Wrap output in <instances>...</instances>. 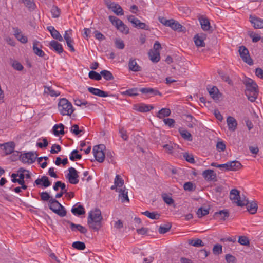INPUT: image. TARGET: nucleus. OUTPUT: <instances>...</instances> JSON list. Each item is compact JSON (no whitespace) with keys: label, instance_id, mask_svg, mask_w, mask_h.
Returning a JSON list of instances; mask_svg holds the SVG:
<instances>
[{"label":"nucleus","instance_id":"f257e3e1","mask_svg":"<svg viewBox=\"0 0 263 263\" xmlns=\"http://www.w3.org/2000/svg\"><path fill=\"white\" fill-rule=\"evenodd\" d=\"M242 82L246 86L245 95L248 100L252 102H254L258 95L257 84L254 80L248 78H245Z\"/></svg>","mask_w":263,"mask_h":263},{"label":"nucleus","instance_id":"f03ea898","mask_svg":"<svg viewBox=\"0 0 263 263\" xmlns=\"http://www.w3.org/2000/svg\"><path fill=\"white\" fill-rule=\"evenodd\" d=\"M103 218L101 212L99 209H95L89 212L87 218V223L95 231H98L102 227L101 221Z\"/></svg>","mask_w":263,"mask_h":263},{"label":"nucleus","instance_id":"7ed1b4c3","mask_svg":"<svg viewBox=\"0 0 263 263\" xmlns=\"http://www.w3.org/2000/svg\"><path fill=\"white\" fill-rule=\"evenodd\" d=\"M58 109L63 116H70L74 110L71 102L65 98L60 100L58 103Z\"/></svg>","mask_w":263,"mask_h":263},{"label":"nucleus","instance_id":"20e7f679","mask_svg":"<svg viewBox=\"0 0 263 263\" xmlns=\"http://www.w3.org/2000/svg\"><path fill=\"white\" fill-rule=\"evenodd\" d=\"M48 206L50 210L61 217H64L66 215V211L65 208L54 198H51L48 202Z\"/></svg>","mask_w":263,"mask_h":263},{"label":"nucleus","instance_id":"39448f33","mask_svg":"<svg viewBox=\"0 0 263 263\" xmlns=\"http://www.w3.org/2000/svg\"><path fill=\"white\" fill-rule=\"evenodd\" d=\"M236 203L239 206H247V210L251 214H254L256 213L257 210V204L255 201H252L249 202L248 199H246L244 197L243 200H238L236 201Z\"/></svg>","mask_w":263,"mask_h":263},{"label":"nucleus","instance_id":"423d86ee","mask_svg":"<svg viewBox=\"0 0 263 263\" xmlns=\"http://www.w3.org/2000/svg\"><path fill=\"white\" fill-rule=\"evenodd\" d=\"M109 20L112 25L115 26L117 29L119 30L121 32L125 34H127L129 33L128 28L121 20L114 16H109Z\"/></svg>","mask_w":263,"mask_h":263},{"label":"nucleus","instance_id":"0eeeda50","mask_svg":"<svg viewBox=\"0 0 263 263\" xmlns=\"http://www.w3.org/2000/svg\"><path fill=\"white\" fill-rule=\"evenodd\" d=\"M105 148V146L103 144L96 145L93 148V152L96 160L102 163L104 161L105 158V154L103 150Z\"/></svg>","mask_w":263,"mask_h":263},{"label":"nucleus","instance_id":"6e6552de","mask_svg":"<svg viewBox=\"0 0 263 263\" xmlns=\"http://www.w3.org/2000/svg\"><path fill=\"white\" fill-rule=\"evenodd\" d=\"M37 155L33 152H29L28 153L21 154L20 159L21 161L25 163L32 164L35 162Z\"/></svg>","mask_w":263,"mask_h":263},{"label":"nucleus","instance_id":"1a4fd4ad","mask_svg":"<svg viewBox=\"0 0 263 263\" xmlns=\"http://www.w3.org/2000/svg\"><path fill=\"white\" fill-rule=\"evenodd\" d=\"M69 173L66 175L70 183L76 184L79 183V177L78 171L73 167H70L68 168Z\"/></svg>","mask_w":263,"mask_h":263},{"label":"nucleus","instance_id":"9d476101","mask_svg":"<svg viewBox=\"0 0 263 263\" xmlns=\"http://www.w3.org/2000/svg\"><path fill=\"white\" fill-rule=\"evenodd\" d=\"M239 52L240 57L245 62L249 65L253 64V60L250 57L249 51L246 47L243 46L239 47Z\"/></svg>","mask_w":263,"mask_h":263},{"label":"nucleus","instance_id":"9b49d317","mask_svg":"<svg viewBox=\"0 0 263 263\" xmlns=\"http://www.w3.org/2000/svg\"><path fill=\"white\" fill-rule=\"evenodd\" d=\"M202 176L208 181H216L217 176L215 172L212 170H206L202 173Z\"/></svg>","mask_w":263,"mask_h":263},{"label":"nucleus","instance_id":"f8f14e48","mask_svg":"<svg viewBox=\"0 0 263 263\" xmlns=\"http://www.w3.org/2000/svg\"><path fill=\"white\" fill-rule=\"evenodd\" d=\"M65 222L70 224V228L72 231L77 230L82 234H85L87 232V229L80 224H74L69 220H64L63 223L65 224Z\"/></svg>","mask_w":263,"mask_h":263},{"label":"nucleus","instance_id":"ddd939ff","mask_svg":"<svg viewBox=\"0 0 263 263\" xmlns=\"http://www.w3.org/2000/svg\"><path fill=\"white\" fill-rule=\"evenodd\" d=\"M249 18L255 29L263 28V19L253 15H250Z\"/></svg>","mask_w":263,"mask_h":263},{"label":"nucleus","instance_id":"4468645a","mask_svg":"<svg viewBox=\"0 0 263 263\" xmlns=\"http://www.w3.org/2000/svg\"><path fill=\"white\" fill-rule=\"evenodd\" d=\"M49 47L51 50L59 54H61L63 52L62 45L55 40H52L50 42Z\"/></svg>","mask_w":263,"mask_h":263},{"label":"nucleus","instance_id":"2eb2a0df","mask_svg":"<svg viewBox=\"0 0 263 263\" xmlns=\"http://www.w3.org/2000/svg\"><path fill=\"white\" fill-rule=\"evenodd\" d=\"M171 21L170 24H168V27H170L173 30L179 32L183 31L185 30V27L178 21L173 19H171Z\"/></svg>","mask_w":263,"mask_h":263},{"label":"nucleus","instance_id":"dca6fc26","mask_svg":"<svg viewBox=\"0 0 263 263\" xmlns=\"http://www.w3.org/2000/svg\"><path fill=\"white\" fill-rule=\"evenodd\" d=\"M47 30L50 32L52 37L59 41L62 42L63 41V37L61 35L58 31H57L54 27L52 26H48Z\"/></svg>","mask_w":263,"mask_h":263},{"label":"nucleus","instance_id":"f3484780","mask_svg":"<svg viewBox=\"0 0 263 263\" xmlns=\"http://www.w3.org/2000/svg\"><path fill=\"white\" fill-rule=\"evenodd\" d=\"M1 146L3 147L6 155L11 154L15 148V144L13 142H7L1 144Z\"/></svg>","mask_w":263,"mask_h":263},{"label":"nucleus","instance_id":"a211bd4d","mask_svg":"<svg viewBox=\"0 0 263 263\" xmlns=\"http://www.w3.org/2000/svg\"><path fill=\"white\" fill-rule=\"evenodd\" d=\"M88 90L91 93L100 97H106L108 96V94L107 92L98 88L90 87L88 88Z\"/></svg>","mask_w":263,"mask_h":263},{"label":"nucleus","instance_id":"6ab92c4d","mask_svg":"<svg viewBox=\"0 0 263 263\" xmlns=\"http://www.w3.org/2000/svg\"><path fill=\"white\" fill-rule=\"evenodd\" d=\"M129 69L132 71L138 72L142 70L141 67L138 65L135 59H130L128 63Z\"/></svg>","mask_w":263,"mask_h":263},{"label":"nucleus","instance_id":"aec40b11","mask_svg":"<svg viewBox=\"0 0 263 263\" xmlns=\"http://www.w3.org/2000/svg\"><path fill=\"white\" fill-rule=\"evenodd\" d=\"M13 29L14 36L20 42L25 44L28 42L27 37L24 35L18 28H13Z\"/></svg>","mask_w":263,"mask_h":263},{"label":"nucleus","instance_id":"412c9836","mask_svg":"<svg viewBox=\"0 0 263 263\" xmlns=\"http://www.w3.org/2000/svg\"><path fill=\"white\" fill-rule=\"evenodd\" d=\"M134 109L141 112H145L154 109V107L152 105L141 103L135 105Z\"/></svg>","mask_w":263,"mask_h":263},{"label":"nucleus","instance_id":"4be33fe9","mask_svg":"<svg viewBox=\"0 0 263 263\" xmlns=\"http://www.w3.org/2000/svg\"><path fill=\"white\" fill-rule=\"evenodd\" d=\"M38 44L39 42L37 41L33 42L32 47L33 52L39 57L44 58L45 59H48V57H45L46 54L44 52L37 47Z\"/></svg>","mask_w":263,"mask_h":263},{"label":"nucleus","instance_id":"5701e85b","mask_svg":"<svg viewBox=\"0 0 263 263\" xmlns=\"http://www.w3.org/2000/svg\"><path fill=\"white\" fill-rule=\"evenodd\" d=\"M36 185L42 184L44 187H47L51 184V182L49 181L47 176H43L41 178H38L35 181Z\"/></svg>","mask_w":263,"mask_h":263},{"label":"nucleus","instance_id":"b1692460","mask_svg":"<svg viewBox=\"0 0 263 263\" xmlns=\"http://www.w3.org/2000/svg\"><path fill=\"white\" fill-rule=\"evenodd\" d=\"M227 122L230 130H235L237 126V123L236 120L234 117L229 116L227 119Z\"/></svg>","mask_w":263,"mask_h":263},{"label":"nucleus","instance_id":"393cba45","mask_svg":"<svg viewBox=\"0 0 263 263\" xmlns=\"http://www.w3.org/2000/svg\"><path fill=\"white\" fill-rule=\"evenodd\" d=\"M230 198L231 200H234L236 203L238 200H243L244 197H241L240 192L237 189H232L230 193Z\"/></svg>","mask_w":263,"mask_h":263},{"label":"nucleus","instance_id":"a878e982","mask_svg":"<svg viewBox=\"0 0 263 263\" xmlns=\"http://www.w3.org/2000/svg\"><path fill=\"white\" fill-rule=\"evenodd\" d=\"M148 56L150 60L154 63H157L160 61V55L159 51L150 50L148 52Z\"/></svg>","mask_w":263,"mask_h":263},{"label":"nucleus","instance_id":"bb28decb","mask_svg":"<svg viewBox=\"0 0 263 263\" xmlns=\"http://www.w3.org/2000/svg\"><path fill=\"white\" fill-rule=\"evenodd\" d=\"M210 96L215 100H217L220 98V94L218 89L215 86L208 88Z\"/></svg>","mask_w":263,"mask_h":263},{"label":"nucleus","instance_id":"cd10ccee","mask_svg":"<svg viewBox=\"0 0 263 263\" xmlns=\"http://www.w3.org/2000/svg\"><path fill=\"white\" fill-rule=\"evenodd\" d=\"M241 167L242 165L238 161L229 162V171H236L240 170Z\"/></svg>","mask_w":263,"mask_h":263},{"label":"nucleus","instance_id":"c85d7f7f","mask_svg":"<svg viewBox=\"0 0 263 263\" xmlns=\"http://www.w3.org/2000/svg\"><path fill=\"white\" fill-rule=\"evenodd\" d=\"M199 22L201 26V28L204 31L210 30L211 26L210 22L208 18L201 17L199 18Z\"/></svg>","mask_w":263,"mask_h":263},{"label":"nucleus","instance_id":"c756f323","mask_svg":"<svg viewBox=\"0 0 263 263\" xmlns=\"http://www.w3.org/2000/svg\"><path fill=\"white\" fill-rule=\"evenodd\" d=\"M229 216V213L228 210H223L216 212L214 214V216L216 218H219L221 220H225L227 217Z\"/></svg>","mask_w":263,"mask_h":263},{"label":"nucleus","instance_id":"7c9ffc66","mask_svg":"<svg viewBox=\"0 0 263 263\" xmlns=\"http://www.w3.org/2000/svg\"><path fill=\"white\" fill-rule=\"evenodd\" d=\"M64 125L63 124H55L53 127V133L55 136L64 134Z\"/></svg>","mask_w":263,"mask_h":263},{"label":"nucleus","instance_id":"2f4dec72","mask_svg":"<svg viewBox=\"0 0 263 263\" xmlns=\"http://www.w3.org/2000/svg\"><path fill=\"white\" fill-rule=\"evenodd\" d=\"M71 212L74 215H81L85 213L84 207L81 205H79L78 206L74 205L71 209Z\"/></svg>","mask_w":263,"mask_h":263},{"label":"nucleus","instance_id":"473e14b6","mask_svg":"<svg viewBox=\"0 0 263 263\" xmlns=\"http://www.w3.org/2000/svg\"><path fill=\"white\" fill-rule=\"evenodd\" d=\"M171 112V110L169 108H163L158 112L157 116L160 119H162L169 116Z\"/></svg>","mask_w":263,"mask_h":263},{"label":"nucleus","instance_id":"72a5a7b5","mask_svg":"<svg viewBox=\"0 0 263 263\" xmlns=\"http://www.w3.org/2000/svg\"><path fill=\"white\" fill-rule=\"evenodd\" d=\"M142 214L152 219H159L160 216V214L156 212H150L148 211L143 212Z\"/></svg>","mask_w":263,"mask_h":263},{"label":"nucleus","instance_id":"f704fd0d","mask_svg":"<svg viewBox=\"0 0 263 263\" xmlns=\"http://www.w3.org/2000/svg\"><path fill=\"white\" fill-rule=\"evenodd\" d=\"M194 42L195 45L198 47H204L205 43L204 42V37L203 36L196 35L194 36Z\"/></svg>","mask_w":263,"mask_h":263},{"label":"nucleus","instance_id":"c9c22d12","mask_svg":"<svg viewBox=\"0 0 263 263\" xmlns=\"http://www.w3.org/2000/svg\"><path fill=\"white\" fill-rule=\"evenodd\" d=\"M188 243L189 245L196 247H203L204 246L202 240L198 238L196 239H189L188 240Z\"/></svg>","mask_w":263,"mask_h":263},{"label":"nucleus","instance_id":"e433bc0d","mask_svg":"<svg viewBox=\"0 0 263 263\" xmlns=\"http://www.w3.org/2000/svg\"><path fill=\"white\" fill-rule=\"evenodd\" d=\"M179 133L183 139L189 141H191L192 140V135L187 130L183 129H179Z\"/></svg>","mask_w":263,"mask_h":263},{"label":"nucleus","instance_id":"4c0bfd02","mask_svg":"<svg viewBox=\"0 0 263 263\" xmlns=\"http://www.w3.org/2000/svg\"><path fill=\"white\" fill-rule=\"evenodd\" d=\"M100 73L101 77L102 76L107 81L112 80L114 79L112 74L109 71L103 70L100 72Z\"/></svg>","mask_w":263,"mask_h":263},{"label":"nucleus","instance_id":"58836bf2","mask_svg":"<svg viewBox=\"0 0 263 263\" xmlns=\"http://www.w3.org/2000/svg\"><path fill=\"white\" fill-rule=\"evenodd\" d=\"M172 227L170 223H167L163 226H160L158 229V232L160 234H165L168 232Z\"/></svg>","mask_w":263,"mask_h":263},{"label":"nucleus","instance_id":"ea45409f","mask_svg":"<svg viewBox=\"0 0 263 263\" xmlns=\"http://www.w3.org/2000/svg\"><path fill=\"white\" fill-rule=\"evenodd\" d=\"M74 104L78 106H84L85 107L89 106L91 105L90 103H89L87 101L80 100L79 99H74Z\"/></svg>","mask_w":263,"mask_h":263},{"label":"nucleus","instance_id":"a19ab883","mask_svg":"<svg viewBox=\"0 0 263 263\" xmlns=\"http://www.w3.org/2000/svg\"><path fill=\"white\" fill-rule=\"evenodd\" d=\"M44 92L51 97H57L60 95V92L55 91L50 87L47 86L45 87Z\"/></svg>","mask_w":263,"mask_h":263},{"label":"nucleus","instance_id":"79ce46f5","mask_svg":"<svg viewBox=\"0 0 263 263\" xmlns=\"http://www.w3.org/2000/svg\"><path fill=\"white\" fill-rule=\"evenodd\" d=\"M119 197L122 201V202H124L125 201H129V198L127 195V191L125 190L121 189L119 191Z\"/></svg>","mask_w":263,"mask_h":263},{"label":"nucleus","instance_id":"37998d69","mask_svg":"<svg viewBox=\"0 0 263 263\" xmlns=\"http://www.w3.org/2000/svg\"><path fill=\"white\" fill-rule=\"evenodd\" d=\"M89 78L92 80H100L102 79L101 73H99L95 71L91 70L88 73Z\"/></svg>","mask_w":263,"mask_h":263},{"label":"nucleus","instance_id":"c03bdc74","mask_svg":"<svg viewBox=\"0 0 263 263\" xmlns=\"http://www.w3.org/2000/svg\"><path fill=\"white\" fill-rule=\"evenodd\" d=\"M111 10L117 15H122L124 14L122 7L118 4H116L114 5Z\"/></svg>","mask_w":263,"mask_h":263},{"label":"nucleus","instance_id":"a18cd8bd","mask_svg":"<svg viewBox=\"0 0 263 263\" xmlns=\"http://www.w3.org/2000/svg\"><path fill=\"white\" fill-rule=\"evenodd\" d=\"M60 10L56 6H53L51 9V13L52 16L53 18H58L60 15Z\"/></svg>","mask_w":263,"mask_h":263},{"label":"nucleus","instance_id":"49530a36","mask_svg":"<svg viewBox=\"0 0 263 263\" xmlns=\"http://www.w3.org/2000/svg\"><path fill=\"white\" fill-rule=\"evenodd\" d=\"M209 213V209L201 207L198 209L196 213L199 218H201L202 217L208 215Z\"/></svg>","mask_w":263,"mask_h":263},{"label":"nucleus","instance_id":"de8ad7c7","mask_svg":"<svg viewBox=\"0 0 263 263\" xmlns=\"http://www.w3.org/2000/svg\"><path fill=\"white\" fill-rule=\"evenodd\" d=\"M72 246L74 248L79 250H83L86 248L85 243L81 241L74 242Z\"/></svg>","mask_w":263,"mask_h":263},{"label":"nucleus","instance_id":"09e8293b","mask_svg":"<svg viewBox=\"0 0 263 263\" xmlns=\"http://www.w3.org/2000/svg\"><path fill=\"white\" fill-rule=\"evenodd\" d=\"M124 95H128L129 96H135L138 95V88H134L126 90L123 93Z\"/></svg>","mask_w":263,"mask_h":263},{"label":"nucleus","instance_id":"8fccbe9b","mask_svg":"<svg viewBox=\"0 0 263 263\" xmlns=\"http://www.w3.org/2000/svg\"><path fill=\"white\" fill-rule=\"evenodd\" d=\"M222 252V247L221 245L216 244L214 246L213 248V253L215 255H219Z\"/></svg>","mask_w":263,"mask_h":263},{"label":"nucleus","instance_id":"3c124183","mask_svg":"<svg viewBox=\"0 0 263 263\" xmlns=\"http://www.w3.org/2000/svg\"><path fill=\"white\" fill-rule=\"evenodd\" d=\"M219 74L224 82L228 83L230 85H233L232 80L230 79L229 76L227 74L223 72H219Z\"/></svg>","mask_w":263,"mask_h":263},{"label":"nucleus","instance_id":"603ef678","mask_svg":"<svg viewBox=\"0 0 263 263\" xmlns=\"http://www.w3.org/2000/svg\"><path fill=\"white\" fill-rule=\"evenodd\" d=\"M196 186L191 182H185L183 185L184 190L188 191L195 190Z\"/></svg>","mask_w":263,"mask_h":263},{"label":"nucleus","instance_id":"864d4df0","mask_svg":"<svg viewBox=\"0 0 263 263\" xmlns=\"http://www.w3.org/2000/svg\"><path fill=\"white\" fill-rule=\"evenodd\" d=\"M211 165L212 166L220 168H223L225 171H229V162L222 164H219L217 163L213 162L211 163Z\"/></svg>","mask_w":263,"mask_h":263},{"label":"nucleus","instance_id":"5fc2aeb1","mask_svg":"<svg viewBox=\"0 0 263 263\" xmlns=\"http://www.w3.org/2000/svg\"><path fill=\"white\" fill-rule=\"evenodd\" d=\"M114 184L118 187H121L124 184V180L119 175H117L115 178Z\"/></svg>","mask_w":263,"mask_h":263},{"label":"nucleus","instance_id":"6e6d98bb","mask_svg":"<svg viewBox=\"0 0 263 263\" xmlns=\"http://www.w3.org/2000/svg\"><path fill=\"white\" fill-rule=\"evenodd\" d=\"M128 20L131 22L135 27H137L140 23V21L138 20L137 18L135 17V16L130 15L127 17Z\"/></svg>","mask_w":263,"mask_h":263},{"label":"nucleus","instance_id":"4d7b16f0","mask_svg":"<svg viewBox=\"0 0 263 263\" xmlns=\"http://www.w3.org/2000/svg\"><path fill=\"white\" fill-rule=\"evenodd\" d=\"M115 43L117 48L119 49L124 48L125 45L124 42L121 39H116Z\"/></svg>","mask_w":263,"mask_h":263},{"label":"nucleus","instance_id":"13d9d810","mask_svg":"<svg viewBox=\"0 0 263 263\" xmlns=\"http://www.w3.org/2000/svg\"><path fill=\"white\" fill-rule=\"evenodd\" d=\"M249 35L250 36V37L251 38H252V41L254 43L257 42L261 39V37H260V36L259 34H256V33H254L253 32H249Z\"/></svg>","mask_w":263,"mask_h":263},{"label":"nucleus","instance_id":"bf43d9fd","mask_svg":"<svg viewBox=\"0 0 263 263\" xmlns=\"http://www.w3.org/2000/svg\"><path fill=\"white\" fill-rule=\"evenodd\" d=\"M183 157L185 159L186 161L191 163H194L195 162L194 157L192 154L185 153L183 154Z\"/></svg>","mask_w":263,"mask_h":263},{"label":"nucleus","instance_id":"052dcab7","mask_svg":"<svg viewBox=\"0 0 263 263\" xmlns=\"http://www.w3.org/2000/svg\"><path fill=\"white\" fill-rule=\"evenodd\" d=\"M40 196L42 200L44 201H48V202H49V200L51 199V198H52L46 192H42L41 193Z\"/></svg>","mask_w":263,"mask_h":263},{"label":"nucleus","instance_id":"680f3d73","mask_svg":"<svg viewBox=\"0 0 263 263\" xmlns=\"http://www.w3.org/2000/svg\"><path fill=\"white\" fill-rule=\"evenodd\" d=\"M238 241L242 245L247 246L249 245V240L246 236H240Z\"/></svg>","mask_w":263,"mask_h":263},{"label":"nucleus","instance_id":"e2e57ef3","mask_svg":"<svg viewBox=\"0 0 263 263\" xmlns=\"http://www.w3.org/2000/svg\"><path fill=\"white\" fill-rule=\"evenodd\" d=\"M216 148L219 152H223L226 149V144L223 141H218L216 144Z\"/></svg>","mask_w":263,"mask_h":263},{"label":"nucleus","instance_id":"0e129e2a","mask_svg":"<svg viewBox=\"0 0 263 263\" xmlns=\"http://www.w3.org/2000/svg\"><path fill=\"white\" fill-rule=\"evenodd\" d=\"M12 67L15 70H17L18 71H21L23 69V65L18 62L16 61H14L12 64Z\"/></svg>","mask_w":263,"mask_h":263},{"label":"nucleus","instance_id":"69168bd1","mask_svg":"<svg viewBox=\"0 0 263 263\" xmlns=\"http://www.w3.org/2000/svg\"><path fill=\"white\" fill-rule=\"evenodd\" d=\"M25 5L30 10H33L35 9V4L32 0H27L24 2Z\"/></svg>","mask_w":263,"mask_h":263},{"label":"nucleus","instance_id":"338daca9","mask_svg":"<svg viewBox=\"0 0 263 263\" xmlns=\"http://www.w3.org/2000/svg\"><path fill=\"white\" fill-rule=\"evenodd\" d=\"M225 259L228 263H235L236 261L235 257L230 254L226 255Z\"/></svg>","mask_w":263,"mask_h":263},{"label":"nucleus","instance_id":"774afa93","mask_svg":"<svg viewBox=\"0 0 263 263\" xmlns=\"http://www.w3.org/2000/svg\"><path fill=\"white\" fill-rule=\"evenodd\" d=\"M70 131L76 135H78L82 132V130L79 129V126L77 124H74L71 127Z\"/></svg>","mask_w":263,"mask_h":263}]
</instances>
